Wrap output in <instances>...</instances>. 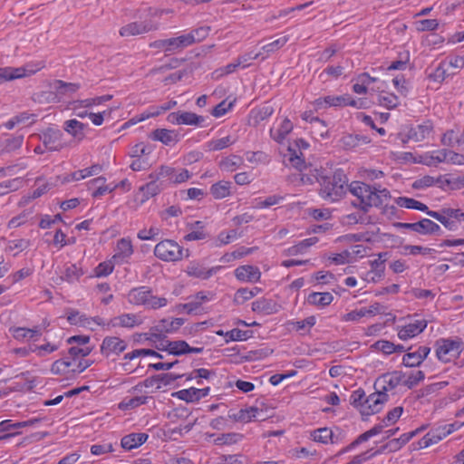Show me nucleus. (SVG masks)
<instances>
[{"label": "nucleus", "instance_id": "f257e3e1", "mask_svg": "<svg viewBox=\"0 0 464 464\" xmlns=\"http://www.w3.org/2000/svg\"><path fill=\"white\" fill-rule=\"evenodd\" d=\"M348 191L357 198V201L353 202V205L364 213L368 212L372 207H380L386 204L391 198L388 189L371 187L361 181H353L349 184Z\"/></svg>", "mask_w": 464, "mask_h": 464}, {"label": "nucleus", "instance_id": "f03ea898", "mask_svg": "<svg viewBox=\"0 0 464 464\" xmlns=\"http://www.w3.org/2000/svg\"><path fill=\"white\" fill-rule=\"evenodd\" d=\"M319 195L329 202H337L348 191V178L341 169H337L330 176H323L319 179Z\"/></svg>", "mask_w": 464, "mask_h": 464}, {"label": "nucleus", "instance_id": "7ed1b4c3", "mask_svg": "<svg viewBox=\"0 0 464 464\" xmlns=\"http://www.w3.org/2000/svg\"><path fill=\"white\" fill-rule=\"evenodd\" d=\"M128 301L134 305H142L146 309L156 310L168 304L165 297L155 295L148 286L131 289L128 294Z\"/></svg>", "mask_w": 464, "mask_h": 464}, {"label": "nucleus", "instance_id": "20e7f679", "mask_svg": "<svg viewBox=\"0 0 464 464\" xmlns=\"http://www.w3.org/2000/svg\"><path fill=\"white\" fill-rule=\"evenodd\" d=\"M434 347L437 359L447 363L459 358L463 351V342L458 337L440 338L435 342Z\"/></svg>", "mask_w": 464, "mask_h": 464}, {"label": "nucleus", "instance_id": "39448f33", "mask_svg": "<svg viewBox=\"0 0 464 464\" xmlns=\"http://www.w3.org/2000/svg\"><path fill=\"white\" fill-rule=\"evenodd\" d=\"M48 92L41 93L42 97L49 102H59L64 97H69L80 89L79 83L66 82L62 80H54L48 82Z\"/></svg>", "mask_w": 464, "mask_h": 464}, {"label": "nucleus", "instance_id": "423d86ee", "mask_svg": "<svg viewBox=\"0 0 464 464\" xmlns=\"http://www.w3.org/2000/svg\"><path fill=\"white\" fill-rule=\"evenodd\" d=\"M186 252L188 256V250L184 249L177 242L170 239H165L159 242L154 247V255L160 260L165 262H176L181 260Z\"/></svg>", "mask_w": 464, "mask_h": 464}, {"label": "nucleus", "instance_id": "0eeeda50", "mask_svg": "<svg viewBox=\"0 0 464 464\" xmlns=\"http://www.w3.org/2000/svg\"><path fill=\"white\" fill-rule=\"evenodd\" d=\"M44 68L43 63H28L21 67H0V84L31 76Z\"/></svg>", "mask_w": 464, "mask_h": 464}, {"label": "nucleus", "instance_id": "6e6552de", "mask_svg": "<svg viewBox=\"0 0 464 464\" xmlns=\"http://www.w3.org/2000/svg\"><path fill=\"white\" fill-rule=\"evenodd\" d=\"M434 132V126L430 121H425L421 123L412 125L405 132L400 133L402 142L414 141L420 142L429 140Z\"/></svg>", "mask_w": 464, "mask_h": 464}, {"label": "nucleus", "instance_id": "1a4fd4ad", "mask_svg": "<svg viewBox=\"0 0 464 464\" xmlns=\"http://www.w3.org/2000/svg\"><path fill=\"white\" fill-rule=\"evenodd\" d=\"M454 430L453 424H445L431 429L427 434H425L419 441L416 449H425L433 444L440 442L441 440L446 438Z\"/></svg>", "mask_w": 464, "mask_h": 464}, {"label": "nucleus", "instance_id": "9d476101", "mask_svg": "<svg viewBox=\"0 0 464 464\" xmlns=\"http://www.w3.org/2000/svg\"><path fill=\"white\" fill-rule=\"evenodd\" d=\"M405 373L401 371H394L378 377L374 382V389L387 393L400 384H404Z\"/></svg>", "mask_w": 464, "mask_h": 464}, {"label": "nucleus", "instance_id": "9b49d317", "mask_svg": "<svg viewBox=\"0 0 464 464\" xmlns=\"http://www.w3.org/2000/svg\"><path fill=\"white\" fill-rule=\"evenodd\" d=\"M94 322L99 325L106 326L107 329L111 327L133 328L141 324L140 317L134 314H123L111 319L108 323H104L100 317L94 318Z\"/></svg>", "mask_w": 464, "mask_h": 464}, {"label": "nucleus", "instance_id": "f8f14e48", "mask_svg": "<svg viewBox=\"0 0 464 464\" xmlns=\"http://www.w3.org/2000/svg\"><path fill=\"white\" fill-rule=\"evenodd\" d=\"M188 39L184 37V34L168 39H160L150 43V47L160 52L174 53L188 47L186 43Z\"/></svg>", "mask_w": 464, "mask_h": 464}, {"label": "nucleus", "instance_id": "ddd939ff", "mask_svg": "<svg viewBox=\"0 0 464 464\" xmlns=\"http://www.w3.org/2000/svg\"><path fill=\"white\" fill-rule=\"evenodd\" d=\"M388 401V394L376 391L370 394L363 401V405L361 408V413L365 416L378 413L383 408L384 403Z\"/></svg>", "mask_w": 464, "mask_h": 464}, {"label": "nucleus", "instance_id": "4468645a", "mask_svg": "<svg viewBox=\"0 0 464 464\" xmlns=\"http://www.w3.org/2000/svg\"><path fill=\"white\" fill-rule=\"evenodd\" d=\"M293 129L294 124L288 118H277L269 130V135L276 143L282 144L292 132Z\"/></svg>", "mask_w": 464, "mask_h": 464}, {"label": "nucleus", "instance_id": "2eb2a0df", "mask_svg": "<svg viewBox=\"0 0 464 464\" xmlns=\"http://www.w3.org/2000/svg\"><path fill=\"white\" fill-rule=\"evenodd\" d=\"M311 438L322 444H338L342 442L344 439L343 432L339 429L335 428V430H331L329 428H319L314 430L311 433Z\"/></svg>", "mask_w": 464, "mask_h": 464}, {"label": "nucleus", "instance_id": "dca6fc26", "mask_svg": "<svg viewBox=\"0 0 464 464\" xmlns=\"http://www.w3.org/2000/svg\"><path fill=\"white\" fill-rule=\"evenodd\" d=\"M127 348V343L117 336H107L101 344V353L106 358L118 356Z\"/></svg>", "mask_w": 464, "mask_h": 464}, {"label": "nucleus", "instance_id": "f3484780", "mask_svg": "<svg viewBox=\"0 0 464 464\" xmlns=\"http://www.w3.org/2000/svg\"><path fill=\"white\" fill-rule=\"evenodd\" d=\"M62 138V131L53 128H48L39 134V139L43 142L44 147L49 151H59L63 148Z\"/></svg>", "mask_w": 464, "mask_h": 464}, {"label": "nucleus", "instance_id": "a211bd4d", "mask_svg": "<svg viewBox=\"0 0 464 464\" xmlns=\"http://www.w3.org/2000/svg\"><path fill=\"white\" fill-rule=\"evenodd\" d=\"M395 226L401 228L411 229L421 235L437 234L440 231V227L428 218H422L415 223H396Z\"/></svg>", "mask_w": 464, "mask_h": 464}, {"label": "nucleus", "instance_id": "6ab92c4d", "mask_svg": "<svg viewBox=\"0 0 464 464\" xmlns=\"http://www.w3.org/2000/svg\"><path fill=\"white\" fill-rule=\"evenodd\" d=\"M159 350L166 351L169 354L175 356H180L187 353H201L204 350L203 347H191L188 343L183 340L178 341H168L166 346Z\"/></svg>", "mask_w": 464, "mask_h": 464}, {"label": "nucleus", "instance_id": "aec40b11", "mask_svg": "<svg viewBox=\"0 0 464 464\" xmlns=\"http://www.w3.org/2000/svg\"><path fill=\"white\" fill-rule=\"evenodd\" d=\"M156 26L150 21L132 22L120 29L122 37H130L149 33L155 30Z\"/></svg>", "mask_w": 464, "mask_h": 464}, {"label": "nucleus", "instance_id": "412c9836", "mask_svg": "<svg viewBox=\"0 0 464 464\" xmlns=\"http://www.w3.org/2000/svg\"><path fill=\"white\" fill-rule=\"evenodd\" d=\"M447 157L448 150L440 149L419 155L415 161L428 167H437L440 163H447Z\"/></svg>", "mask_w": 464, "mask_h": 464}, {"label": "nucleus", "instance_id": "4be33fe9", "mask_svg": "<svg viewBox=\"0 0 464 464\" xmlns=\"http://www.w3.org/2000/svg\"><path fill=\"white\" fill-rule=\"evenodd\" d=\"M447 157L448 150L440 149L419 155L415 161L428 167H437L440 163H447Z\"/></svg>", "mask_w": 464, "mask_h": 464}, {"label": "nucleus", "instance_id": "5701e85b", "mask_svg": "<svg viewBox=\"0 0 464 464\" xmlns=\"http://www.w3.org/2000/svg\"><path fill=\"white\" fill-rule=\"evenodd\" d=\"M427 324L428 323L424 319L411 322L398 329V337L402 341L411 339L422 333L426 329Z\"/></svg>", "mask_w": 464, "mask_h": 464}, {"label": "nucleus", "instance_id": "b1692460", "mask_svg": "<svg viewBox=\"0 0 464 464\" xmlns=\"http://www.w3.org/2000/svg\"><path fill=\"white\" fill-rule=\"evenodd\" d=\"M237 280L246 283H256L260 281L261 271L257 266L252 265H243L234 271Z\"/></svg>", "mask_w": 464, "mask_h": 464}, {"label": "nucleus", "instance_id": "393cba45", "mask_svg": "<svg viewBox=\"0 0 464 464\" xmlns=\"http://www.w3.org/2000/svg\"><path fill=\"white\" fill-rule=\"evenodd\" d=\"M133 251L131 241L129 238H121L117 242L112 259L116 264L129 263Z\"/></svg>", "mask_w": 464, "mask_h": 464}, {"label": "nucleus", "instance_id": "a878e982", "mask_svg": "<svg viewBox=\"0 0 464 464\" xmlns=\"http://www.w3.org/2000/svg\"><path fill=\"white\" fill-rule=\"evenodd\" d=\"M184 320L182 318L174 319H162L159 321L152 328V335L159 337L163 334H170L177 331L182 324Z\"/></svg>", "mask_w": 464, "mask_h": 464}, {"label": "nucleus", "instance_id": "bb28decb", "mask_svg": "<svg viewBox=\"0 0 464 464\" xmlns=\"http://www.w3.org/2000/svg\"><path fill=\"white\" fill-rule=\"evenodd\" d=\"M386 253H380L378 258L370 261L371 270L365 273L363 279L367 282L375 283L379 281L384 275Z\"/></svg>", "mask_w": 464, "mask_h": 464}, {"label": "nucleus", "instance_id": "cd10ccee", "mask_svg": "<svg viewBox=\"0 0 464 464\" xmlns=\"http://www.w3.org/2000/svg\"><path fill=\"white\" fill-rule=\"evenodd\" d=\"M24 142L23 134L7 135L0 140V157L18 150Z\"/></svg>", "mask_w": 464, "mask_h": 464}, {"label": "nucleus", "instance_id": "c85d7f7f", "mask_svg": "<svg viewBox=\"0 0 464 464\" xmlns=\"http://www.w3.org/2000/svg\"><path fill=\"white\" fill-rule=\"evenodd\" d=\"M150 138L152 140L160 141L166 146H173L180 139L176 130L167 129H156L150 133Z\"/></svg>", "mask_w": 464, "mask_h": 464}, {"label": "nucleus", "instance_id": "c756f323", "mask_svg": "<svg viewBox=\"0 0 464 464\" xmlns=\"http://www.w3.org/2000/svg\"><path fill=\"white\" fill-rule=\"evenodd\" d=\"M430 352V347L420 346L416 351L404 354L402 363L407 367L419 366L429 355Z\"/></svg>", "mask_w": 464, "mask_h": 464}, {"label": "nucleus", "instance_id": "7c9ffc66", "mask_svg": "<svg viewBox=\"0 0 464 464\" xmlns=\"http://www.w3.org/2000/svg\"><path fill=\"white\" fill-rule=\"evenodd\" d=\"M209 391H210L209 387H206V388H202V389L191 387L189 389H184V390H180V391L177 392L176 396L179 399L183 400L187 402H193V401H198L200 399L208 396L209 393Z\"/></svg>", "mask_w": 464, "mask_h": 464}, {"label": "nucleus", "instance_id": "2f4dec72", "mask_svg": "<svg viewBox=\"0 0 464 464\" xmlns=\"http://www.w3.org/2000/svg\"><path fill=\"white\" fill-rule=\"evenodd\" d=\"M283 157L284 163L286 166H293L302 171L303 167H304V160L303 159L302 151L297 150L292 144H290Z\"/></svg>", "mask_w": 464, "mask_h": 464}, {"label": "nucleus", "instance_id": "473e14b6", "mask_svg": "<svg viewBox=\"0 0 464 464\" xmlns=\"http://www.w3.org/2000/svg\"><path fill=\"white\" fill-rule=\"evenodd\" d=\"M279 305L272 299L260 298L252 303V310L263 314H273L278 312Z\"/></svg>", "mask_w": 464, "mask_h": 464}, {"label": "nucleus", "instance_id": "72a5a7b5", "mask_svg": "<svg viewBox=\"0 0 464 464\" xmlns=\"http://www.w3.org/2000/svg\"><path fill=\"white\" fill-rule=\"evenodd\" d=\"M148 438V434L143 432L130 433L121 439V444L124 450H131L145 443Z\"/></svg>", "mask_w": 464, "mask_h": 464}, {"label": "nucleus", "instance_id": "f704fd0d", "mask_svg": "<svg viewBox=\"0 0 464 464\" xmlns=\"http://www.w3.org/2000/svg\"><path fill=\"white\" fill-rule=\"evenodd\" d=\"M72 364H75V359L67 356L54 361L50 371L55 375H67L72 373L71 367Z\"/></svg>", "mask_w": 464, "mask_h": 464}, {"label": "nucleus", "instance_id": "c9c22d12", "mask_svg": "<svg viewBox=\"0 0 464 464\" xmlns=\"http://www.w3.org/2000/svg\"><path fill=\"white\" fill-rule=\"evenodd\" d=\"M86 127V124L76 119L65 121L63 123V130L78 140L84 139V130Z\"/></svg>", "mask_w": 464, "mask_h": 464}, {"label": "nucleus", "instance_id": "e433bc0d", "mask_svg": "<svg viewBox=\"0 0 464 464\" xmlns=\"http://www.w3.org/2000/svg\"><path fill=\"white\" fill-rule=\"evenodd\" d=\"M347 101L348 99L344 98L343 95H328L316 99L314 101V105L317 109H324L328 107H344L345 102Z\"/></svg>", "mask_w": 464, "mask_h": 464}, {"label": "nucleus", "instance_id": "4c0bfd02", "mask_svg": "<svg viewBox=\"0 0 464 464\" xmlns=\"http://www.w3.org/2000/svg\"><path fill=\"white\" fill-rule=\"evenodd\" d=\"M260 410L256 406L241 409L236 413L229 414L228 417L235 421L247 423L257 417Z\"/></svg>", "mask_w": 464, "mask_h": 464}, {"label": "nucleus", "instance_id": "58836bf2", "mask_svg": "<svg viewBox=\"0 0 464 464\" xmlns=\"http://www.w3.org/2000/svg\"><path fill=\"white\" fill-rule=\"evenodd\" d=\"M334 300V296L329 292H313L307 297V302L310 304L324 308L329 305Z\"/></svg>", "mask_w": 464, "mask_h": 464}, {"label": "nucleus", "instance_id": "ea45409f", "mask_svg": "<svg viewBox=\"0 0 464 464\" xmlns=\"http://www.w3.org/2000/svg\"><path fill=\"white\" fill-rule=\"evenodd\" d=\"M84 272L80 264H68L64 266L62 279L69 283L77 282Z\"/></svg>", "mask_w": 464, "mask_h": 464}, {"label": "nucleus", "instance_id": "a19ab883", "mask_svg": "<svg viewBox=\"0 0 464 464\" xmlns=\"http://www.w3.org/2000/svg\"><path fill=\"white\" fill-rule=\"evenodd\" d=\"M396 204L401 208H405L409 209H417L422 212H425L428 215V212H431L428 206L424 203L418 201L411 198L407 197H399L395 199Z\"/></svg>", "mask_w": 464, "mask_h": 464}, {"label": "nucleus", "instance_id": "79ce46f5", "mask_svg": "<svg viewBox=\"0 0 464 464\" xmlns=\"http://www.w3.org/2000/svg\"><path fill=\"white\" fill-rule=\"evenodd\" d=\"M378 104L387 110H393L401 104L400 98L389 92H381L377 97Z\"/></svg>", "mask_w": 464, "mask_h": 464}, {"label": "nucleus", "instance_id": "37998d69", "mask_svg": "<svg viewBox=\"0 0 464 464\" xmlns=\"http://www.w3.org/2000/svg\"><path fill=\"white\" fill-rule=\"evenodd\" d=\"M187 273L193 277L208 279L215 273V268L207 269L201 264L193 262L188 266Z\"/></svg>", "mask_w": 464, "mask_h": 464}, {"label": "nucleus", "instance_id": "c03bdc74", "mask_svg": "<svg viewBox=\"0 0 464 464\" xmlns=\"http://www.w3.org/2000/svg\"><path fill=\"white\" fill-rule=\"evenodd\" d=\"M231 185L232 183L230 181L227 180H221L217 183H214L210 187V193L216 199H221L224 198H227L230 195L231 191Z\"/></svg>", "mask_w": 464, "mask_h": 464}, {"label": "nucleus", "instance_id": "a18cd8bd", "mask_svg": "<svg viewBox=\"0 0 464 464\" xmlns=\"http://www.w3.org/2000/svg\"><path fill=\"white\" fill-rule=\"evenodd\" d=\"M244 435L238 432L222 433L213 440V443L218 446L234 445L243 440Z\"/></svg>", "mask_w": 464, "mask_h": 464}, {"label": "nucleus", "instance_id": "49530a36", "mask_svg": "<svg viewBox=\"0 0 464 464\" xmlns=\"http://www.w3.org/2000/svg\"><path fill=\"white\" fill-rule=\"evenodd\" d=\"M150 179L151 180L150 182L141 186L140 188V190L143 192L144 196L142 201L148 200L150 198L158 195L163 189V186L161 185V183H159V179Z\"/></svg>", "mask_w": 464, "mask_h": 464}, {"label": "nucleus", "instance_id": "de8ad7c7", "mask_svg": "<svg viewBox=\"0 0 464 464\" xmlns=\"http://www.w3.org/2000/svg\"><path fill=\"white\" fill-rule=\"evenodd\" d=\"M106 179L104 177H98L96 179H92L89 184L92 187H96V189L92 192L93 198H101L107 192H112L117 186L110 188L105 185Z\"/></svg>", "mask_w": 464, "mask_h": 464}, {"label": "nucleus", "instance_id": "09e8293b", "mask_svg": "<svg viewBox=\"0 0 464 464\" xmlns=\"http://www.w3.org/2000/svg\"><path fill=\"white\" fill-rule=\"evenodd\" d=\"M141 356H153V357H156V358H159V359H163L164 356L154 351V350H150V349H136V350H133L132 352L130 353H128L126 354H124L123 356V360L126 361V362L123 363V366H126L128 365L129 362L133 360V359H136V358H139V357H141Z\"/></svg>", "mask_w": 464, "mask_h": 464}, {"label": "nucleus", "instance_id": "8fccbe9b", "mask_svg": "<svg viewBox=\"0 0 464 464\" xmlns=\"http://www.w3.org/2000/svg\"><path fill=\"white\" fill-rule=\"evenodd\" d=\"M274 112L272 106H264L258 110H253L250 113V121L253 125L257 126L261 121L267 120Z\"/></svg>", "mask_w": 464, "mask_h": 464}, {"label": "nucleus", "instance_id": "3c124183", "mask_svg": "<svg viewBox=\"0 0 464 464\" xmlns=\"http://www.w3.org/2000/svg\"><path fill=\"white\" fill-rule=\"evenodd\" d=\"M243 163L241 157L237 155H230L222 159L219 162V168L227 172H233L237 169Z\"/></svg>", "mask_w": 464, "mask_h": 464}, {"label": "nucleus", "instance_id": "603ef678", "mask_svg": "<svg viewBox=\"0 0 464 464\" xmlns=\"http://www.w3.org/2000/svg\"><path fill=\"white\" fill-rule=\"evenodd\" d=\"M18 422H13L11 420H5L0 422V431L7 432L0 436V441L6 440L14 436L20 434L19 431L13 432L14 430L21 429L23 426H17Z\"/></svg>", "mask_w": 464, "mask_h": 464}, {"label": "nucleus", "instance_id": "864d4df0", "mask_svg": "<svg viewBox=\"0 0 464 464\" xmlns=\"http://www.w3.org/2000/svg\"><path fill=\"white\" fill-rule=\"evenodd\" d=\"M428 216L440 222L447 229L456 231L459 228L457 221L450 218L441 210L428 212Z\"/></svg>", "mask_w": 464, "mask_h": 464}, {"label": "nucleus", "instance_id": "5fc2aeb1", "mask_svg": "<svg viewBox=\"0 0 464 464\" xmlns=\"http://www.w3.org/2000/svg\"><path fill=\"white\" fill-rule=\"evenodd\" d=\"M209 28L208 27H199L190 31L188 34H184V37L187 39V46L193 44L196 42H200L204 40L208 34Z\"/></svg>", "mask_w": 464, "mask_h": 464}, {"label": "nucleus", "instance_id": "6e6d98bb", "mask_svg": "<svg viewBox=\"0 0 464 464\" xmlns=\"http://www.w3.org/2000/svg\"><path fill=\"white\" fill-rule=\"evenodd\" d=\"M422 430L423 428H420L416 429L413 431L404 433L400 438L391 440L388 445L392 450H398Z\"/></svg>", "mask_w": 464, "mask_h": 464}, {"label": "nucleus", "instance_id": "4d7b16f0", "mask_svg": "<svg viewBox=\"0 0 464 464\" xmlns=\"http://www.w3.org/2000/svg\"><path fill=\"white\" fill-rule=\"evenodd\" d=\"M236 142V139L231 136H226L219 139H214L208 142L209 150H221L226 149Z\"/></svg>", "mask_w": 464, "mask_h": 464}, {"label": "nucleus", "instance_id": "13d9d810", "mask_svg": "<svg viewBox=\"0 0 464 464\" xmlns=\"http://www.w3.org/2000/svg\"><path fill=\"white\" fill-rule=\"evenodd\" d=\"M192 231L188 233L184 239L186 241L201 240L206 238L207 235L204 231V226L201 221H196L191 225Z\"/></svg>", "mask_w": 464, "mask_h": 464}, {"label": "nucleus", "instance_id": "bf43d9fd", "mask_svg": "<svg viewBox=\"0 0 464 464\" xmlns=\"http://www.w3.org/2000/svg\"><path fill=\"white\" fill-rule=\"evenodd\" d=\"M111 98H112V95L106 94V95L98 96V97H94V98L77 100V101H74V104H76V106H84L86 108H90L92 106H96V105L104 103V102L111 100Z\"/></svg>", "mask_w": 464, "mask_h": 464}, {"label": "nucleus", "instance_id": "052dcab7", "mask_svg": "<svg viewBox=\"0 0 464 464\" xmlns=\"http://www.w3.org/2000/svg\"><path fill=\"white\" fill-rule=\"evenodd\" d=\"M312 121V126H311V133L315 136L316 138H322L324 139L328 136V129L327 125L325 124L324 121L319 119V120H311Z\"/></svg>", "mask_w": 464, "mask_h": 464}, {"label": "nucleus", "instance_id": "680f3d73", "mask_svg": "<svg viewBox=\"0 0 464 464\" xmlns=\"http://www.w3.org/2000/svg\"><path fill=\"white\" fill-rule=\"evenodd\" d=\"M204 121L202 116L190 111H180V125L198 126Z\"/></svg>", "mask_w": 464, "mask_h": 464}, {"label": "nucleus", "instance_id": "e2e57ef3", "mask_svg": "<svg viewBox=\"0 0 464 464\" xmlns=\"http://www.w3.org/2000/svg\"><path fill=\"white\" fill-rule=\"evenodd\" d=\"M41 336V331L38 328L29 329L24 327H18L14 331L15 338H27L29 340H38Z\"/></svg>", "mask_w": 464, "mask_h": 464}, {"label": "nucleus", "instance_id": "0e129e2a", "mask_svg": "<svg viewBox=\"0 0 464 464\" xmlns=\"http://www.w3.org/2000/svg\"><path fill=\"white\" fill-rule=\"evenodd\" d=\"M59 349V344L46 343L41 345L31 347L32 353H35L38 357H44Z\"/></svg>", "mask_w": 464, "mask_h": 464}, {"label": "nucleus", "instance_id": "69168bd1", "mask_svg": "<svg viewBox=\"0 0 464 464\" xmlns=\"http://www.w3.org/2000/svg\"><path fill=\"white\" fill-rule=\"evenodd\" d=\"M22 183H23V180L21 178H15L14 179L5 180L4 182H1L0 183V196H5L11 191L17 190L20 188Z\"/></svg>", "mask_w": 464, "mask_h": 464}, {"label": "nucleus", "instance_id": "338daca9", "mask_svg": "<svg viewBox=\"0 0 464 464\" xmlns=\"http://www.w3.org/2000/svg\"><path fill=\"white\" fill-rule=\"evenodd\" d=\"M148 397L146 396H136L132 398H126L124 399L121 404L120 408L123 410H130L137 408L140 405H143L147 402Z\"/></svg>", "mask_w": 464, "mask_h": 464}, {"label": "nucleus", "instance_id": "774afa93", "mask_svg": "<svg viewBox=\"0 0 464 464\" xmlns=\"http://www.w3.org/2000/svg\"><path fill=\"white\" fill-rule=\"evenodd\" d=\"M300 176H301L300 179L303 184L311 185V184H314V182L319 183V179L324 175H322V173L317 169H309L308 172H305V173L302 172L300 174Z\"/></svg>", "mask_w": 464, "mask_h": 464}]
</instances>
